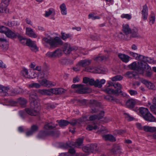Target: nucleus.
Here are the masks:
<instances>
[{
    "instance_id": "f257e3e1",
    "label": "nucleus",
    "mask_w": 156,
    "mask_h": 156,
    "mask_svg": "<svg viewBox=\"0 0 156 156\" xmlns=\"http://www.w3.org/2000/svg\"><path fill=\"white\" fill-rule=\"evenodd\" d=\"M61 38L58 36L54 37L51 34L46 36L42 40L44 42L45 45H49L51 48H54L62 45L63 42L61 39L66 41L67 39L72 37L73 35L70 34H66L62 32Z\"/></svg>"
},
{
    "instance_id": "f03ea898",
    "label": "nucleus",
    "mask_w": 156,
    "mask_h": 156,
    "mask_svg": "<svg viewBox=\"0 0 156 156\" xmlns=\"http://www.w3.org/2000/svg\"><path fill=\"white\" fill-rule=\"evenodd\" d=\"M129 68L132 70H137L140 74H143L144 69H147L149 71L151 70V68L147 64H143L141 61L134 62L128 66Z\"/></svg>"
},
{
    "instance_id": "7ed1b4c3",
    "label": "nucleus",
    "mask_w": 156,
    "mask_h": 156,
    "mask_svg": "<svg viewBox=\"0 0 156 156\" xmlns=\"http://www.w3.org/2000/svg\"><path fill=\"white\" fill-rule=\"evenodd\" d=\"M139 110L142 116L145 120L149 122H154L156 121L155 118L150 112L147 108L141 107L139 108Z\"/></svg>"
},
{
    "instance_id": "20e7f679",
    "label": "nucleus",
    "mask_w": 156,
    "mask_h": 156,
    "mask_svg": "<svg viewBox=\"0 0 156 156\" xmlns=\"http://www.w3.org/2000/svg\"><path fill=\"white\" fill-rule=\"evenodd\" d=\"M63 52L66 55L69 54L73 51H77L78 52H81L78 48L75 46H73L68 42L65 43L62 47Z\"/></svg>"
},
{
    "instance_id": "39448f33",
    "label": "nucleus",
    "mask_w": 156,
    "mask_h": 156,
    "mask_svg": "<svg viewBox=\"0 0 156 156\" xmlns=\"http://www.w3.org/2000/svg\"><path fill=\"white\" fill-rule=\"evenodd\" d=\"M82 67H83V70L87 72H93L94 67L89 66L91 63V60L90 59H86L81 60L79 62Z\"/></svg>"
},
{
    "instance_id": "423d86ee",
    "label": "nucleus",
    "mask_w": 156,
    "mask_h": 156,
    "mask_svg": "<svg viewBox=\"0 0 156 156\" xmlns=\"http://www.w3.org/2000/svg\"><path fill=\"white\" fill-rule=\"evenodd\" d=\"M71 87L76 89V92L79 94L89 93L91 91L90 89L85 87L83 85L73 84Z\"/></svg>"
},
{
    "instance_id": "0eeeda50",
    "label": "nucleus",
    "mask_w": 156,
    "mask_h": 156,
    "mask_svg": "<svg viewBox=\"0 0 156 156\" xmlns=\"http://www.w3.org/2000/svg\"><path fill=\"white\" fill-rule=\"evenodd\" d=\"M37 95L35 91L31 92L30 95V99L31 101V106L37 108L39 106V101L37 100Z\"/></svg>"
},
{
    "instance_id": "6e6552de",
    "label": "nucleus",
    "mask_w": 156,
    "mask_h": 156,
    "mask_svg": "<svg viewBox=\"0 0 156 156\" xmlns=\"http://www.w3.org/2000/svg\"><path fill=\"white\" fill-rule=\"evenodd\" d=\"M62 55V51L59 48L53 51H48L46 54V56L50 58H58L61 57Z\"/></svg>"
},
{
    "instance_id": "1a4fd4ad",
    "label": "nucleus",
    "mask_w": 156,
    "mask_h": 156,
    "mask_svg": "<svg viewBox=\"0 0 156 156\" xmlns=\"http://www.w3.org/2000/svg\"><path fill=\"white\" fill-rule=\"evenodd\" d=\"M83 151L87 153L95 152L98 150L97 144H91L85 146L83 148Z\"/></svg>"
},
{
    "instance_id": "9d476101",
    "label": "nucleus",
    "mask_w": 156,
    "mask_h": 156,
    "mask_svg": "<svg viewBox=\"0 0 156 156\" xmlns=\"http://www.w3.org/2000/svg\"><path fill=\"white\" fill-rule=\"evenodd\" d=\"M38 81L41 86H42L45 87H50L54 86L56 85L55 83L48 81L46 79L44 78L39 80H38Z\"/></svg>"
},
{
    "instance_id": "9b49d317",
    "label": "nucleus",
    "mask_w": 156,
    "mask_h": 156,
    "mask_svg": "<svg viewBox=\"0 0 156 156\" xmlns=\"http://www.w3.org/2000/svg\"><path fill=\"white\" fill-rule=\"evenodd\" d=\"M38 106V107L35 108V107H33L31 106L30 108H27L25 109V111L29 115H37L40 110V108Z\"/></svg>"
},
{
    "instance_id": "f8f14e48",
    "label": "nucleus",
    "mask_w": 156,
    "mask_h": 156,
    "mask_svg": "<svg viewBox=\"0 0 156 156\" xmlns=\"http://www.w3.org/2000/svg\"><path fill=\"white\" fill-rule=\"evenodd\" d=\"M26 44L33 51L36 52L38 51V48L36 46L35 42L32 41L30 39H27Z\"/></svg>"
},
{
    "instance_id": "ddd939ff",
    "label": "nucleus",
    "mask_w": 156,
    "mask_h": 156,
    "mask_svg": "<svg viewBox=\"0 0 156 156\" xmlns=\"http://www.w3.org/2000/svg\"><path fill=\"white\" fill-rule=\"evenodd\" d=\"M0 47L4 51L7 50L9 48V43L5 38H0Z\"/></svg>"
},
{
    "instance_id": "4468645a",
    "label": "nucleus",
    "mask_w": 156,
    "mask_h": 156,
    "mask_svg": "<svg viewBox=\"0 0 156 156\" xmlns=\"http://www.w3.org/2000/svg\"><path fill=\"white\" fill-rule=\"evenodd\" d=\"M140 61L142 62H144L145 64L148 62L152 64H156V61L154 60L153 59L150 58L146 57L144 56H140L139 57Z\"/></svg>"
},
{
    "instance_id": "2eb2a0df",
    "label": "nucleus",
    "mask_w": 156,
    "mask_h": 156,
    "mask_svg": "<svg viewBox=\"0 0 156 156\" xmlns=\"http://www.w3.org/2000/svg\"><path fill=\"white\" fill-rule=\"evenodd\" d=\"M25 34L29 37L36 38L37 35L34 31L33 29L30 27H27L26 28Z\"/></svg>"
},
{
    "instance_id": "dca6fc26",
    "label": "nucleus",
    "mask_w": 156,
    "mask_h": 156,
    "mask_svg": "<svg viewBox=\"0 0 156 156\" xmlns=\"http://www.w3.org/2000/svg\"><path fill=\"white\" fill-rule=\"evenodd\" d=\"M33 75H30L29 74L28 71V70L26 69H23L21 71V73L23 76L26 78H34L36 77V76H35V73L33 72ZM37 74H36V75Z\"/></svg>"
},
{
    "instance_id": "f3484780",
    "label": "nucleus",
    "mask_w": 156,
    "mask_h": 156,
    "mask_svg": "<svg viewBox=\"0 0 156 156\" xmlns=\"http://www.w3.org/2000/svg\"><path fill=\"white\" fill-rule=\"evenodd\" d=\"M93 70V72H92V73L103 74H106L108 72V70L106 68L102 67L97 69L94 67Z\"/></svg>"
},
{
    "instance_id": "a211bd4d",
    "label": "nucleus",
    "mask_w": 156,
    "mask_h": 156,
    "mask_svg": "<svg viewBox=\"0 0 156 156\" xmlns=\"http://www.w3.org/2000/svg\"><path fill=\"white\" fill-rule=\"evenodd\" d=\"M18 34H19L12 31L9 28H8L5 34V35L7 37L11 38H16L17 37Z\"/></svg>"
},
{
    "instance_id": "6ab92c4d",
    "label": "nucleus",
    "mask_w": 156,
    "mask_h": 156,
    "mask_svg": "<svg viewBox=\"0 0 156 156\" xmlns=\"http://www.w3.org/2000/svg\"><path fill=\"white\" fill-rule=\"evenodd\" d=\"M35 73V76H36V74H37L36 77L37 76L38 80L44 79V78L48 76V72L45 71L39 72L37 73Z\"/></svg>"
},
{
    "instance_id": "aec40b11",
    "label": "nucleus",
    "mask_w": 156,
    "mask_h": 156,
    "mask_svg": "<svg viewBox=\"0 0 156 156\" xmlns=\"http://www.w3.org/2000/svg\"><path fill=\"white\" fill-rule=\"evenodd\" d=\"M118 56L122 62L125 63L128 62L130 60V57L125 54L119 53Z\"/></svg>"
},
{
    "instance_id": "412c9836",
    "label": "nucleus",
    "mask_w": 156,
    "mask_h": 156,
    "mask_svg": "<svg viewBox=\"0 0 156 156\" xmlns=\"http://www.w3.org/2000/svg\"><path fill=\"white\" fill-rule=\"evenodd\" d=\"M114 87L116 89L115 90H118L119 91V95L121 94L124 97L127 96V94L125 93H122L121 89L122 88V87L121 84L119 83H116L113 85Z\"/></svg>"
},
{
    "instance_id": "4be33fe9",
    "label": "nucleus",
    "mask_w": 156,
    "mask_h": 156,
    "mask_svg": "<svg viewBox=\"0 0 156 156\" xmlns=\"http://www.w3.org/2000/svg\"><path fill=\"white\" fill-rule=\"evenodd\" d=\"M104 91L108 94H113L116 96L119 95V91L118 90H115L109 87H106V88L104 90Z\"/></svg>"
},
{
    "instance_id": "5701e85b",
    "label": "nucleus",
    "mask_w": 156,
    "mask_h": 156,
    "mask_svg": "<svg viewBox=\"0 0 156 156\" xmlns=\"http://www.w3.org/2000/svg\"><path fill=\"white\" fill-rule=\"evenodd\" d=\"M141 82L145 84L150 89H154L155 88L154 85L151 82L145 80L141 79Z\"/></svg>"
},
{
    "instance_id": "b1692460",
    "label": "nucleus",
    "mask_w": 156,
    "mask_h": 156,
    "mask_svg": "<svg viewBox=\"0 0 156 156\" xmlns=\"http://www.w3.org/2000/svg\"><path fill=\"white\" fill-rule=\"evenodd\" d=\"M141 12L143 19L144 20H147L148 16V8L146 5H145L143 6Z\"/></svg>"
},
{
    "instance_id": "393cba45",
    "label": "nucleus",
    "mask_w": 156,
    "mask_h": 156,
    "mask_svg": "<svg viewBox=\"0 0 156 156\" xmlns=\"http://www.w3.org/2000/svg\"><path fill=\"white\" fill-rule=\"evenodd\" d=\"M122 30L124 33L126 34L130 33L131 32V30L130 28L129 24H123L122 25Z\"/></svg>"
},
{
    "instance_id": "a878e982",
    "label": "nucleus",
    "mask_w": 156,
    "mask_h": 156,
    "mask_svg": "<svg viewBox=\"0 0 156 156\" xmlns=\"http://www.w3.org/2000/svg\"><path fill=\"white\" fill-rule=\"evenodd\" d=\"M111 151L114 154H120L122 153L121 147L118 145L114 146L111 150Z\"/></svg>"
},
{
    "instance_id": "bb28decb",
    "label": "nucleus",
    "mask_w": 156,
    "mask_h": 156,
    "mask_svg": "<svg viewBox=\"0 0 156 156\" xmlns=\"http://www.w3.org/2000/svg\"><path fill=\"white\" fill-rule=\"evenodd\" d=\"M38 127L36 125H34L31 126V130L27 132L26 134L27 136H29L32 135L37 130Z\"/></svg>"
},
{
    "instance_id": "cd10ccee",
    "label": "nucleus",
    "mask_w": 156,
    "mask_h": 156,
    "mask_svg": "<svg viewBox=\"0 0 156 156\" xmlns=\"http://www.w3.org/2000/svg\"><path fill=\"white\" fill-rule=\"evenodd\" d=\"M53 88L49 89H43L39 90L40 93L44 95H51L53 94Z\"/></svg>"
},
{
    "instance_id": "c85d7f7f",
    "label": "nucleus",
    "mask_w": 156,
    "mask_h": 156,
    "mask_svg": "<svg viewBox=\"0 0 156 156\" xmlns=\"http://www.w3.org/2000/svg\"><path fill=\"white\" fill-rule=\"evenodd\" d=\"M59 62L62 65H67L69 64H72L73 62L69 59L63 58L59 60Z\"/></svg>"
},
{
    "instance_id": "c756f323",
    "label": "nucleus",
    "mask_w": 156,
    "mask_h": 156,
    "mask_svg": "<svg viewBox=\"0 0 156 156\" xmlns=\"http://www.w3.org/2000/svg\"><path fill=\"white\" fill-rule=\"evenodd\" d=\"M136 103V101L135 99H129L126 102V105L129 108H133Z\"/></svg>"
},
{
    "instance_id": "7c9ffc66",
    "label": "nucleus",
    "mask_w": 156,
    "mask_h": 156,
    "mask_svg": "<svg viewBox=\"0 0 156 156\" xmlns=\"http://www.w3.org/2000/svg\"><path fill=\"white\" fill-rule=\"evenodd\" d=\"M103 138L106 140L114 141L116 140L115 138L111 135H105L102 136Z\"/></svg>"
},
{
    "instance_id": "2f4dec72",
    "label": "nucleus",
    "mask_w": 156,
    "mask_h": 156,
    "mask_svg": "<svg viewBox=\"0 0 156 156\" xmlns=\"http://www.w3.org/2000/svg\"><path fill=\"white\" fill-rule=\"evenodd\" d=\"M9 90L8 87L0 85V92L3 93L4 95L7 96L8 95L7 93Z\"/></svg>"
},
{
    "instance_id": "473e14b6",
    "label": "nucleus",
    "mask_w": 156,
    "mask_h": 156,
    "mask_svg": "<svg viewBox=\"0 0 156 156\" xmlns=\"http://www.w3.org/2000/svg\"><path fill=\"white\" fill-rule=\"evenodd\" d=\"M106 82V80L105 79H101L100 81L99 80L97 79L96 80V84L95 87H98L99 88H101L102 85L104 84Z\"/></svg>"
},
{
    "instance_id": "72a5a7b5",
    "label": "nucleus",
    "mask_w": 156,
    "mask_h": 156,
    "mask_svg": "<svg viewBox=\"0 0 156 156\" xmlns=\"http://www.w3.org/2000/svg\"><path fill=\"white\" fill-rule=\"evenodd\" d=\"M53 94H62L65 92V90L62 88H53Z\"/></svg>"
},
{
    "instance_id": "f704fd0d",
    "label": "nucleus",
    "mask_w": 156,
    "mask_h": 156,
    "mask_svg": "<svg viewBox=\"0 0 156 156\" xmlns=\"http://www.w3.org/2000/svg\"><path fill=\"white\" fill-rule=\"evenodd\" d=\"M105 98L109 101L115 102L117 103H118L119 102L118 99L109 95H108L105 96Z\"/></svg>"
},
{
    "instance_id": "c9c22d12",
    "label": "nucleus",
    "mask_w": 156,
    "mask_h": 156,
    "mask_svg": "<svg viewBox=\"0 0 156 156\" xmlns=\"http://www.w3.org/2000/svg\"><path fill=\"white\" fill-rule=\"evenodd\" d=\"M83 139L82 138H79L77 139L76 142L72 144V145L75 147H80L82 146Z\"/></svg>"
},
{
    "instance_id": "e433bc0d",
    "label": "nucleus",
    "mask_w": 156,
    "mask_h": 156,
    "mask_svg": "<svg viewBox=\"0 0 156 156\" xmlns=\"http://www.w3.org/2000/svg\"><path fill=\"white\" fill-rule=\"evenodd\" d=\"M55 14L54 10L52 9H50L45 12L44 16L45 17H48L51 15H54Z\"/></svg>"
},
{
    "instance_id": "4c0bfd02",
    "label": "nucleus",
    "mask_w": 156,
    "mask_h": 156,
    "mask_svg": "<svg viewBox=\"0 0 156 156\" xmlns=\"http://www.w3.org/2000/svg\"><path fill=\"white\" fill-rule=\"evenodd\" d=\"M61 13L63 15H66L67 13V9L64 3H63L60 6Z\"/></svg>"
},
{
    "instance_id": "58836bf2",
    "label": "nucleus",
    "mask_w": 156,
    "mask_h": 156,
    "mask_svg": "<svg viewBox=\"0 0 156 156\" xmlns=\"http://www.w3.org/2000/svg\"><path fill=\"white\" fill-rule=\"evenodd\" d=\"M20 42L23 44H26L27 39L20 35L19 34L17 36Z\"/></svg>"
},
{
    "instance_id": "ea45409f",
    "label": "nucleus",
    "mask_w": 156,
    "mask_h": 156,
    "mask_svg": "<svg viewBox=\"0 0 156 156\" xmlns=\"http://www.w3.org/2000/svg\"><path fill=\"white\" fill-rule=\"evenodd\" d=\"M21 89L20 88H16L15 89H12L10 90L11 92V95H16L20 93Z\"/></svg>"
},
{
    "instance_id": "a19ab883",
    "label": "nucleus",
    "mask_w": 156,
    "mask_h": 156,
    "mask_svg": "<svg viewBox=\"0 0 156 156\" xmlns=\"http://www.w3.org/2000/svg\"><path fill=\"white\" fill-rule=\"evenodd\" d=\"M104 113L103 112H101L100 114L101 115V116H99L98 117L97 116L95 115H94L90 116L89 118L90 120H94L97 118H98V119H100L104 116Z\"/></svg>"
},
{
    "instance_id": "79ce46f5",
    "label": "nucleus",
    "mask_w": 156,
    "mask_h": 156,
    "mask_svg": "<svg viewBox=\"0 0 156 156\" xmlns=\"http://www.w3.org/2000/svg\"><path fill=\"white\" fill-rule=\"evenodd\" d=\"M81 66L80 62H79L76 64V66L73 68V70L75 72H78L80 71L81 69Z\"/></svg>"
},
{
    "instance_id": "37998d69",
    "label": "nucleus",
    "mask_w": 156,
    "mask_h": 156,
    "mask_svg": "<svg viewBox=\"0 0 156 156\" xmlns=\"http://www.w3.org/2000/svg\"><path fill=\"white\" fill-rule=\"evenodd\" d=\"M58 123L59 126L61 127L66 126L69 123L68 121L65 120H61Z\"/></svg>"
},
{
    "instance_id": "c03bdc74",
    "label": "nucleus",
    "mask_w": 156,
    "mask_h": 156,
    "mask_svg": "<svg viewBox=\"0 0 156 156\" xmlns=\"http://www.w3.org/2000/svg\"><path fill=\"white\" fill-rule=\"evenodd\" d=\"M28 87H29L31 88H39L41 87V85L40 83H33L29 85Z\"/></svg>"
},
{
    "instance_id": "a18cd8bd",
    "label": "nucleus",
    "mask_w": 156,
    "mask_h": 156,
    "mask_svg": "<svg viewBox=\"0 0 156 156\" xmlns=\"http://www.w3.org/2000/svg\"><path fill=\"white\" fill-rule=\"evenodd\" d=\"M101 17L99 16H94L92 14H90L88 15V18L89 19H91L93 20L96 19H99Z\"/></svg>"
},
{
    "instance_id": "49530a36",
    "label": "nucleus",
    "mask_w": 156,
    "mask_h": 156,
    "mask_svg": "<svg viewBox=\"0 0 156 156\" xmlns=\"http://www.w3.org/2000/svg\"><path fill=\"white\" fill-rule=\"evenodd\" d=\"M20 24V22L17 21H13L8 23V26L9 27H13Z\"/></svg>"
},
{
    "instance_id": "de8ad7c7",
    "label": "nucleus",
    "mask_w": 156,
    "mask_h": 156,
    "mask_svg": "<svg viewBox=\"0 0 156 156\" xmlns=\"http://www.w3.org/2000/svg\"><path fill=\"white\" fill-rule=\"evenodd\" d=\"M129 55L134 58L135 59L139 60H140V59H139V57L140 56H142V55H138L136 53H134L132 52H130L129 53Z\"/></svg>"
},
{
    "instance_id": "09e8293b",
    "label": "nucleus",
    "mask_w": 156,
    "mask_h": 156,
    "mask_svg": "<svg viewBox=\"0 0 156 156\" xmlns=\"http://www.w3.org/2000/svg\"><path fill=\"white\" fill-rule=\"evenodd\" d=\"M17 102L22 105H25L27 103L26 100L23 98H20L18 99Z\"/></svg>"
},
{
    "instance_id": "8fccbe9b",
    "label": "nucleus",
    "mask_w": 156,
    "mask_h": 156,
    "mask_svg": "<svg viewBox=\"0 0 156 156\" xmlns=\"http://www.w3.org/2000/svg\"><path fill=\"white\" fill-rule=\"evenodd\" d=\"M123 79L122 76L120 75H117L112 78L111 79L113 81H120Z\"/></svg>"
},
{
    "instance_id": "3c124183",
    "label": "nucleus",
    "mask_w": 156,
    "mask_h": 156,
    "mask_svg": "<svg viewBox=\"0 0 156 156\" xmlns=\"http://www.w3.org/2000/svg\"><path fill=\"white\" fill-rule=\"evenodd\" d=\"M122 18H125L128 20H129L132 18L131 15L128 14H122L121 16Z\"/></svg>"
},
{
    "instance_id": "603ef678",
    "label": "nucleus",
    "mask_w": 156,
    "mask_h": 156,
    "mask_svg": "<svg viewBox=\"0 0 156 156\" xmlns=\"http://www.w3.org/2000/svg\"><path fill=\"white\" fill-rule=\"evenodd\" d=\"M56 127V126L54 125L51 123H48L46 124L44 126V128L47 129H52L53 128Z\"/></svg>"
},
{
    "instance_id": "864d4df0",
    "label": "nucleus",
    "mask_w": 156,
    "mask_h": 156,
    "mask_svg": "<svg viewBox=\"0 0 156 156\" xmlns=\"http://www.w3.org/2000/svg\"><path fill=\"white\" fill-rule=\"evenodd\" d=\"M124 115L125 118L127 120L129 121L133 120L134 119V118L133 117L131 116L129 114L127 113H124Z\"/></svg>"
},
{
    "instance_id": "5fc2aeb1",
    "label": "nucleus",
    "mask_w": 156,
    "mask_h": 156,
    "mask_svg": "<svg viewBox=\"0 0 156 156\" xmlns=\"http://www.w3.org/2000/svg\"><path fill=\"white\" fill-rule=\"evenodd\" d=\"M11 0H3L1 3V5H4L5 7H7L9 5Z\"/></svg>"
},
{
    "instance_id": "6e6d98bb",
    "label": "nucleus",
    "mask_w": 156,
    "mask_h": 156,
    "mask_svg": "<svg viewBox=\"0 0 156 156\" xmlns=\"http://www.w3.org/2000/svg\"><path fill=\"white\" fill-rule=\"evenodd\" d=\"M8 28L4 26H0V32L5 34Z\"/></svg>"
},
{
    "instance_id": "4d7b16f0",
    "label": "nucleus",
    "mask_w": 156,
    "mask_h": 156,
    "mask_svg": "<svg viewBox=\"0 0 156 156\" xmlns=\"http://www.w3.org/2000/svg\"><path fill=\"white\" fill-rule=\"evenodd\" d=\"M128 91L131 96H136L138 94L137 91L136 90H128Z\"/></svg>"
},
{
    "instance_id": "13d9d810",
    "label": "nucleus",
    "mask_w": 156,
    "mask_h": 156,
    "mask_svg": "<svg viewBox=\"0 0 156 156\" xmlns=\"http://www.w3.org/2000/svg\"><path fill=\"white\" fill-rule=\"evenodd\" d=\"M97 126L96 125H94V126L91 125H89L88 126L86 129L87 130H91L93 129H97Z\"/></svg>"
},
{
    "instance_id": "bf43d9fd",
    "label": "nucleus",
    "mask_w": 156,
    "mask_h": 156,
    "mask_svg": "<svg viewBox=\"0 0 156 156\" xmlns=\"http://www.w3.org/2000/svg\"><path fill=\"white\" fill-rule=\"evenodd\" d=\"M155 17L154 15H152L150 18V22L151 24H152L154 23Z\"/></svg>"
},
{
    "instance_id": "052dcab7",
    "label": "nucleus",
    "mask_w": 156,
    "mask_h": 156,
    "mask_svg": "<svg viewBox=\"0 0 156 156\" xmlns=\"http://www.w3.org/2000/svg\"><path fill=\"white\" fill-rule=\"evenodd\" d=\"M69 153H68L69 154V156H75V151L74 149H70L69 150Z\"/></svg>"
},
{
    "instance_id": "680f3d73",
    "label": "nucleus",
    "mask_w": 156,
    "mask_h": 156,
    "mask_svg": "<svg viewBox=\"0 0 156 156\" xmlns=\"http://www.w3.org/2000/svg\"><path fill=\"white\" fill-rule=\"evenodd\" d=\"M6 7H5L4 5H1V3L0 5V12H4L6 11Z\"/></svg>"
},
{
    "instance_id": "e2e57ef3",
    "label": "nucleus",
    "mask_w": 156,
    "mask_h": 156,
    "mask_svg": "<svg viewBox=\"0 0 156 156\" xmlns=\"http://www.w3.org/2000/svg\"><path fill=\"white\" fill-rule=\"evenodd\" d=\"M153 103L154 105H151L150 107L151 110V108L153 107L156 110V97H154L153 100Z\"/></svg>"
},
{
    "instance_id": "0e129e2a",
    "label": "nucleus",
    "mask_w": 156,
    "mask_h": 156,
    "mask_svg": "<svg viewBox=\"0 0 156 156\" xmlns=\"http://www.w3.org/2000/svg\"><path fill=\"white\" fill-rule=\"evenodd\" d=\"M88 83L91 85H94L95 86L96 84V81L92 79H89Z\"/></svg>"
},
{
    "instance_id": "69168bd1",
    "label": "nucleus",
    "mask_w": 156,
    "mask_h": 156,
    "mask_svg": "<svg viewBox=\"0 0 156 156\" xmlns=\"http://www.w3.org/2000/svg\"><path fill=\"white\" fill-rule=\"evenodd\" d=\"M107 132V129L105 127H102L101 129L99 130L98 131V133H105Z\"/></svg>"
},
{
    "instance_id": "338daca9",
    "label": "nucleus",
    "mask_w": 156,
    "mask_h": 156,
    "mask_svg": "<svg viewBox=\"0 0 156 156\" xmlns=\"http://www.w3.org/2000/svg\"><path fill=\"white\" fill-rule=\"evenodd\" d=\"M106 59V58L105 57L101 56L96 57L95 59V60H96V61H98V60H102Z\"/></svg>"
},
{
    "instance_id": "774afa93",
    "label": "nucleus",
    "mask_w": 156,
    "mask_h": 156,
    "mask_svg": "<svg viewBox=\"0 0 156 156\" xmlns=\"http://www.w3.org/2000/svg\"><path fill=\"white\" fill-rule=\"evenodd\" d=\"M25 21L27 24L33 27V23L30 20L27 18L26 19Z\"/></svg>"
}]
</instances>
